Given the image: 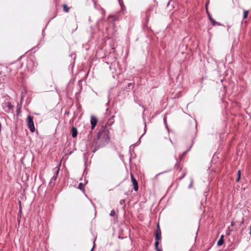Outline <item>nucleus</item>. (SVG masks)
Here are the masks:
<instances>
[{
	"label": "nucleus",
	"instance_id": "nucleus-1",
	"mask_svg": "<svg viewBox=\"0 0 251 251\" xmlns=\"http://www.w3.org/2000/svg\"><path fill=\"white\" fill-rule=\"evenodd\" d=\"M27 126L31 132H33L35 131V126L33 122V118L28 115L27 118Z\"/></svg>",
	"mask_w": 251,
	"mask_h": 251
},
{
	"label": "nucleus",
	"instance_id": "nucleus-2",
	"mask_svg": "<svg viewBox=\"0 0 251 251\" xmlns=\"http://www.w3.org/2000/svg\"><path fill=\"white\" fill-rule=\"evenodd\" d=\"M98 123V120L97 118L94 116H92L91 117L90 123L91 125V129L93 130L94 129L95 127L97 125Z\"/></svg>",
	"mask_w": 251,
	"mask_h": 251
},
{
	"label": "nucleus",
	"instance_id": "nucleus-3",
	"mask_svg": "<svg viewBox=\"0 0 251 251\" xmlns=\"http://www.w3.org/2000/svg\"><path fill=\"white\" fill-rule=\"evenodd\" d=\"M155 240H160L161 239V232L159 227V225H157V228L155 232Z\"/></svg>",
	"mask_w": 251,
	"mask_h": 251
},
{
	"label": "nucleus",
	"instance_id": "nucleus-4",
	"mask_svg": "<svg viewBox=\"0 0 251 251\" xmlns=\"http://www.w3.org/2000/svg\"><path fill=\"white\" fill-rule=\"evenodd\" d=\"M56 170L55 171V174L52 177L51 180H50V183L54 184V182L56 179L57 176L58 174L59 171V166L56 168Z\"/></svg>",
	"mask_w": 251,
	"mask_h": 251
},
{
	"label": "nucleus",
	"instance_id": "nucleus-5",
	"mask_svg": "<svg viewBox=\"0 0 251 251\" xmlns=\"http://www.w3.org/2000/svg\"><path fill=\"white\" fill-rule=\"evenodd\" d=\"M131 178V181L133 183V186H134V189L135 191H137L138 189V183L135 178L133 176L132 174L130 175Z\"/></svg>",
	"mask_w": 251,
	"mask_h": 251
},
{
	"label": "nucleus",
	"instance_id": "nucleus-6",
	"mask_svg": "<svg viewBox=\"0 0 251 251\" xmlns=\"http://www.w3.org/2000/svg\"><path fill=\"white\" fill-rule=\"evenodd\" d=\"M72 137L74 138L76 137L77 134V131L75 127H73L72 129Z\"/></svg>",
	"mask_w": 251,
	"mask_h": 251
},
{
	"label": "nucleus",
	"instance_id": "nucleus-7",
	"mask_svg": "<svg viewBox=\"0 0 251 251\" xmlns=\"http://www.w3.org/2000/svg\"><path fill=\"white\" fill-rule=\"evenodd\" d=\"M223 237H224L223 235H222L221 236L220 239L218 240V241L217 242L218 246H220L223 244V243H224Z\"/></svg>",
	"mask_w": 251,
	"mask_h": 251
},
{
	"label": "nucleus",
	"instance_id": "nucleus-8",
	"mask_svg": "<svg viewBox=\"0 0 251 251\" xmlns=\"http://www.w3.org/2000/svg\"><path fill=\"white\" fill-rule=\"evenodd\" d=\"M119 3L121 7V9L122 10H124V9L126 8L125 6L124 5V3L122 0H118Z\"/></svg>",
	"mask_w": 251,
	"mask_h": 251
},
{
	"label": "nucleus",
	"instance_id": "nucleus-9",
	"mask_svg": "<svg viewBox=\"0 0 251 251\" xmlns=\"http://www.w3.org/2000/svg\"><path fill=\"white\" fill-rule=\"evenodd\" d=\"M211 22L213 25H220V24L218 22L215 21L213 19H211Z\"/></svg>",
	"mask_w": 251,
	"mask_h": 251
},
{
	"label": "nucleus",
	"instance_id": "nucleus-10",
	"mask_svg": "<svg viewBox=\"0 0 251 251\" xmlns=\"http://www.w3.org/2000/svg\"><path fill=\"white\" fill-rule=\"evenodd\" d=\"M237 175H238V176L236 178V181L237 182H239L240 179V176H241V172L240 170H239L238 171V174H237Z\"/></svg>",
	"mask_w": 251,
	"mask_h": 251
},
{
	"label": "nucleus",
	"instance_id": "nucleus-11",
	"mask_svg": "<svg viewBox=\"0 0 251 251\" xmlns=\"http://www.w3.org/2000/svg\"><path fill=\"white\" fill-rule=\"evenodd\" d=\"M78 188L81 190L84 191V185L82 183H80L79 184Z\"/></svg>",
	"mask_w": 251,
	"mask_h": 251
},
{
	"label": "nucleus",
	"instance_id": "nucleus-12",
	"mask_svg": "<svg viewBox=\"0 0 251 251\" xmlns=\"http://www.w3.org/2000/svg\"><path fill=\"white\" fill-rule=\"evenodd\" d=\"M63 10L65 12H68L69 10V8L68 7V6L66 5H63Z\"/></svg>",
	"mask_w": 251,
	"mask_h": 251
},
{
	"label": "nucleus",
	"instance_id": "nucleus-13",
	"mask_svg": "<svg viewBox=\"0 0 251 251\" xmlns=\"http://www.w3.org/2000/svg\"><path fill=\"white\" fill-rule=\"evenodd\" d=\"M248 11H244V15H243V18L246 19L247 18L248 14Z\"/></svg>",
	"mask_w": 251,
	"mask_h": 251
},
{
	"label": "nucleus",
	"instance_id": "nucleus-14",
	"mask_svg": "<svg viewBox=\"0 0 251 251\" xmlns=\"http://www.w3.org/2000/svg\"><path fill=\"white\" fill-rule=\"evenodd\" d=\"M159 240H155V249H157V248H158V245H159Z\"/></svg>",
	"mask_w": 251,
	"mask_h": 251
},
{
	"label": "nucleus",
	"instance_id": "nucleus-15",
	"mask_svg": "<svg viewBox=\"0 0 251 251\" xmlns=\"http://www.w3.org/2000/svg\"><path fill=\"white\" fill-rule=\"evenodd\" d=\"M115 214V211L114 210H112L110 213V215L112 217L114 216Z\"/></svg>",
	"mask_w": 251,
	"mask_h": 251
},
{
	"label": "nucleus",
	"instance_id": "nucleus-16",
	"mask_svg": "<svg viewBox=\"0 0 251 251\" xmlns=\"http://www.w3.org/2000/svg\"><path fill=\"white\" fill-rule=\"evenodd\" d=\"M146 132V125L145 124V132H144V133L141 135V136L140 137V138H139V141H138L139 142H140V139H141V138H142V136H143V135L145 134Z\"/></svg>",
	"mask_w": 251,
	"mask_h": 251
},
{
	"label": "nucleus",
	"instance_id": "nucleus-17",
	"mask_svg": "<svg viewBox=\"0 0 251 251\" xmlns=\"http://www.w3.org/2000/svg\"><path fill=\"white\" fill-rule=\"evenodd\" d=\"M7 105H8V108H9V111H10V110L12 108V107H13V106H12V105L10 103H7Z\"/></svg>",
	"mask_w": 251,
	"mask_h": 251
},
{
	"label": "nucleus",
	"instance_id": "nucleus-18",
	"mask_svg": "<svg viewBox=\"0 0 251 251\" xmlns=\"http://www.w3.org/2000/svg\"><path fill=\"white\" fill-rule=\"evenodd\" d=\"M103 133H103V132H101L99 133H98V137L99 138H100V137L101 136H102V135Z\"/></svg>",
	"mask_w": 251,
	"mask_h": 251
},
{
	"label": "nucleus",
	"instance_id": "nucleus-19",
	"mask_svg": "<svg viewBox=\"0 0 251 251\" xmlns=\"http://www.w3.org/2000/svg\"><path fill=\"white\" fill-rule=\"evenodd\" d=\"M193 179H191V183L190 184L189 186V188H191L192 187V185H193Z\"/></svg>",
	"mask_w": 251,
	"mask_h": 251
},
{
	"label": "nucleus",
	"instance_id": "nucleus-20",
	"mask_svg": "<svg viewBox=\"0 0 251 251\" xmlns=\"http://www.w3.org/2000/svg\"><path fill=\"white\" fill-rule=\"evenodd\" d=\"M186 152H187V151H185V152H184L183 153L182 155L179 157V159H181V158H182V156L185 155L186 154Z\"/></svg>",
	"mask_w": 251,
	"mask_h": 251
},
{
	"label": "nucleus",
	"instance_id": "nucleus-21",
	"mask_svg": "<svg viewBox=\"0 0 251 251\" xmlns=\"http://www.w3.org/2000/svg\"><path fill=\"white\" fill-rule=\"evenodd\" d=\"M208 17H209L210 21H211V19H213L211 18V16L209 14H208Z\"/></svg>",
	"mask_w": 251,
	"mask_h": 251
},
{
	"label": "nucleus",
	"instance_id": "nucleus-22",
	"mask_svg": "<svg viewBox=\"0 0 251 251\" xmlns=\"http://www.w3.org/2000/svg\"><path fill=\"white\" fill-rule=\"evenodd\" d=\"M156 249V251H161V249H159V248H157V249Z\"/></svg>",
	"mask_w": 251,
	"mask_h": 251
},
{
	"label": "nucleus",
	"instance_id": "nucleus-23",
	"mask_svg": "<svg viewBox=\"0 0 251 251\" xmlns=\"http://www.w3.org/2000/svg\"><path fill=\"white\" fill-rule=\"evenodd\" d=\"M109 137H108V136H107V137H106V139H105V140H106V141H107V140H109Z\"/></svg>",
	"mask_w": 251,
	"mask_h": 251
},
{
	"label": "nucleus",
	"instance_id": "nucleus-24",
	"mask_svg": "<svg viewBox=\"0 0 251 251\" xmlns=\"http://www.w3.org/2000/svg\"><path fill=\"white\" fill-rule=\"evenodd\" d=\"M164 122L166 124V120L165 118L164 119Z\"/></svg>",
	"mask_w": 251,
	"mask_h": 251
},
{
	"label": "nucleus",
	"instance_id": "nucleus-25",
	"mask_svg": "<svg viewBox=\"0 0 251 251\" xmlns=\"http://www.w3.org/2000/svg\"><path fill=\"white\" fill-rule=\"evenodd\" d=\"M161 174V173L158 174L156 176H159V175L160 174Z\"/></svg>",
	"mask_w": 251,
	"mask_h": 251
},
{
	"label": "nucleus",
	"instance_id": "nucleus-26",
	"mask_svg": "<svg viewBox=\"0 0 251 251\" xmlns=\"http://www.w3.org/2000/svg\"><path fill=\"white\" fill-rule=\"evenodd\" d=\"M123 202H124V201H123V200H122V201H121V202H121V203H123Z\"/></svg>",
	"mask_w": 251,
	"mask_h": 251
},
{
	"label": "nucleus",
	"instance_id": "nucleus-27",
	"mask_svg": "<svg viewBox=\"0 0 251 251\" xmlns=\"http://www.w3.org/2000/svg\"><path fill=\"white\" fill-rule=\"evenodd\" d=\"M94 248V246H93V248L91 250V251H93Z\"/></svg>",
	"mask_w": 251,
	"mask_h": 251
}]
</instances>
